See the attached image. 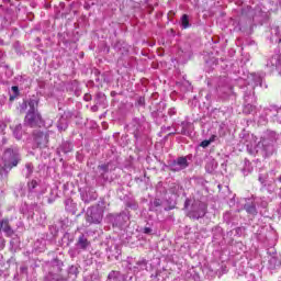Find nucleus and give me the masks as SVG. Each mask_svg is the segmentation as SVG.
Here are the masks:
<instances>
[{
    "label": "nucleus",
    "mask_w": 281,
    "mask_h": 281,
    "mask_svg": "<svg viewBox=\"0 0 281 281\" xmlns=\"http://www.w3.org/2000/svg\"><path fill=\"white\" fill-rule=\"evenodd\" d=\"M38 106V101H36L35 99H31L27 102H24L22 104V109H27V114L25 116V124H27V126H38V124H41V114H38V111H36Z\"/></svg>",
    "instance_id": "obj_1"
},
{
    "label": "nucleus",
    "mask_w": 281,
    "mask_h": 281,
    "mask_svg": "<svg viewBox=\"0 0 281 281\" xmlns=\"http://www.w3.org/2000/svg\"><path fill=\"white\" fill-rule=\"evenodd\" d=\"M3 159L5 168H14L19 166V151L14 149H7L3 154Z\"/></svg>",
    "instance_id": "obj_2"
},
{
    "label": "nucleus",
    "mask_w": 281,
    "mask_h": 281,
    "mask_svg": "<svg viewBox=\"0 0 281 281\" xmlns=\"http://www.w3.org/2000/svg\"><path fill=\"white\" fill-rule=\"evenodd\" d=\"M205 210H207V206L203 202H195L188 216L189 218H203L205 216Z\"/></svg>",
    "instance_id": "obj_3"
},
{
    "label": "nucleus",
    "mask_w": 281,
    "mask_h": 281,
    "mask_svg": "<svg viewBox=\"0 0 281 281\" xmlns=\"http://www.w3.org/2000/svg\"><path fill=\"white\" fill-rule=\"evenodd\" d=\"M269 71H278L281 76V56L279 54L273 55L267 63Z\"/></svg>",
    "instance_id": "obj_4"
},
{
    "label": "nucleus",
    "mask_w": 281,
    "mask_h": 281,
    "mask_svg": "<svg viewBox=\"0 0 281 281\" xmlns=\"http://www.w3.org/2000/svg\"><path fill=\"white\" fill-rule=\"evenodd\" d=\"M186 168H188V158L187 157H180L170 165V169L173 172H179L181 170H186Z\"/></svg>",
    "instance_id": "obj_5"
},
{
    "label": "nucleus",
    "mask_w": 281,
    "mask_h": 281,
    "mask_svg": "<svg viewBox=\"0 0 281 281\" xmlns=\"http://www.w3.org/2000/svg\"><path fill=\"white\" fill-rule=\"evenodd\" d=\"M87 222L88 223H102V213L98 212V209H91L87 212Z\"/></svg>",
    "instance_id": "obj_6"
},
{
    "label": "nucleus",
    "mask_w": 281,
    "mask_h": 281,
    "mask_svg": "<svg viewBox=\"0 0 281 281\" xmlns=\"http://www.w3.org/2000/svg\"><path fill=\"white\" fill-rule=\"evenodd\" d=\"M34 140L37 144V146H40V148H42V146L47 145V134H45L43 132H37L35 134Z\"/></svg>",
    "instance_id": "obj_7"
},
{
    "label": "nucleus",
    "mask_w": 281,
    "mask_h": 281,
    "mask_svg": "<svg viewBox=\"0 0 281 281\" xmlns=\"http://www.w3.org/2000/svg\"><path fill=\"white\" fill-rule=\"evenodd\" d=\"M0 232H4V234H7V236H12V234H14V232L10 227V224L8 223V220H3L0 223Z\"/></svg>",
    "instance_id": "obj_8"
},
{
    "label": "nucleus",
    "mask_w": 281,
    "mask_h": 281,
    "mask_svg": "<svg viewBox=\"0 0 281 281\" xmlns=\"http://www.w3.org/2000/svg\"><path fill=\"white\" fill-rule=\"evenodd\" d=\"M13 135L15 139H21V137H23V126H21V124L15 125L13 130Z\"/></svg>",
    "instance_id": "obj_9"
},
{
    "label": "nucleus",
    "mask_w": 281,
    "mask_h": 281,
    "mask_svg": "<svg viewBox=\"0 0 281 281\" xmlns=\"http://www.w3.org/2000/svg\"><path fill=\"white\" fill-rule=\"evenodd\" d=\"M78 245L81 249H87V247H89V240H87V238H85V236L81 235L79 237Z\"/></svg>",
    "instance_id": "obj_10"
},
{
    "label": "nucleus",
    "mask_w": 281,
    "mask_h": 281,
    "mask_svg": "<svg viewBox=\"0 0 281 281\" xmlns=\"http://www.w3.org/2000/svg\"><path fill=\"white\" fill-rule=\"evenodd\" d=\"M67 119L61 117L59 119L58 123H57V127L59 131H67Z\"/></svg>",
    "instance_id": "obj_11"
},
{
    "label": "nucleus",
    "mask_w": 281,
    "mask_h": 281,
    "mask_svg": "<svg viewBox=\"0 0 281 281\" xmlns=\"http://www.w3.org/2000/svg\"><path fill=\"white\" fill-rule=\"evenodd\" d=\"M181 23H182V27L184 29V30H188V27H190V22H189V20H188V15H182V18H181Z\"/></svg>",
    "instance_id": "obj_12"
},
{
    "label": "nucleus",
    "mask_w": 281,
    "mask_h": 281,
    "mask_svg": "<svg viewBox=\"0 0 281 281\" xmlns=\"http://www.w3.org/2000/svg\"><path fill=\"white\" fill-rule=\"evenodd\" d=\"M255 109H256V106L248 103L244 106V113H246V114L254 113Z\"/></svg>",
    "instance_id": "obj_13"
},
{
    "label": "nucleus",
    "mask_w": 281,
    "mask_h": 281,
    "mask_svg": "<svg viewBox=\"0 0 281 281\" xmlns=\"http://www.w3.org/2000/svg\"><path fill=\"white\" fill-rule=\"evenodd\" d=\"M11 91H13V95H10V101L12 102L13 100H15L16 95H19V87L13 86L11 88Z\"/></svg>",
    "instance_id": "obj_14"
},
{
    "label": "nucleus",
    "mask_w": 281,
    "mask_h": 281,
    "mask_svg": "<svg viewBox=\"0 0 281 281\" xmlns=\"http://www.w3.org/2000/svg\"><path fill=\"white\" fill-rule=\"evenodd\" d=\"M246 212H248V214H256V206L255 205H248L245 206Z\"/></svg>",
    "instance_id": "obj_15"
},
{
    "label": "nucleus",
    "mask_w": 281,
    "mask_h": 281,
    "mask_svg": "<svg viewBox=\"0 0 281 281\" xmlns=\"http://www.w3.org/2000/svg\"><path fill=\"white\" fill-rule=\"evenodd\" d=\"M25 168H26V177H30V175H32L34 170V167L32 166V164H26Z\"/></svg>",
    "instance_id": "obj_16"
},
{
    "label": "nucleus",
    "mask_w": 281,
    "mask_h": 281,
    "mask_svg": "<svg viewBox=\"0 0 281 281\" xmlns=\"http://www.w3.org/2000/svg\"><path fill=\"white\" fill-rule=\"evenodd\" d=\"M117 276H120V272L117 271H111L108 276V280H115V278H117Z\"/></svg>",
    "instance_id": "obj_17"
},
{
    "label": "nucleus",
    "mask_w": 281,
    "mask_h": 281,
    "mask_svg": "<svg viewBox=\"0 0 281 281\" xmlns=\"http://www.w3.org/2000/svg\"><path fill=\"white\" fill-rule=\"evenodd\" d=\"M210 140L209 139H206V140H203L201 144H200V146L202 147V148H207V146H210Z\"/></svg>",
    "instance_id": "obj_18"
},
{
    "label": "nucleus",
    "mask_w": 281,
    "mask_h": 281,
    "mask_svg": "<svg viewBox=\"0 0 281 281\" xmlns=\"http://www.w3.org/2000/svg\"><path fill=\"white\" fill-rule=\"evenodd\" d=\"M258 85H262V78L257 77L255 81V87H258Z\"/></svg>",
    "instance_id": "obj_19"
},
{
    "label": "nucleus",
    "mask_w": 281,
    "mask_h": 281,
    "mask_svg": "<svg viewBox=\"0 0 281 281\" xmlns=\"http://www.w3.org/2000/svg\"><path fill=\"white\" fill-rule=\"evenodd\" d=\"M100 170H102L103 172H106V170H109V165H101L99 166Z\"/></svg>",
    "instance_id": "obj_20"
},
{
    "label": "nucleus",
    "mask_w": 281,
    "mask_h": 281,
    "mask_svg": "<svg viewBox=\"0 0 281 281\" xmlns=\"http://www.w3.org/2000/svg\"><path fill=\"white\" fill-rule=\"evenodd\" d=\"M36 186H37V182L35 180H32L31 183L29 184V188H32L34 190Z\"/></svg>",
    "instance_id": "obj_21"
},
{
    "label": "nucleus",
    "mask_w": 281,
    "mask_h": 281,
    "mask_svg": "<svg viewBox=\"0 0 281 281\" xmlns=\"http://www.w3.org/2000/svg\"><path fill=\"white\" fill-rule=\"evenodd\" d=\"M216 135H212L209 139V142L212 144L213 142H216Z\"/></svg>",
    "instance_id": "obj_22"
},
{
    "label": "nucleus",
    "mask_w": 281,
    "mask_h": 281,
    "mask_svg": "<svg viewBox=\"0 0 281 281\" xmlns=\"http://www.w3.org/2000/svg\"><path fill=\"white\" fill-rule=\"evenodd\" d=\"M150 232H153L151 228H149V227H145L144 228V234H150Z\"/></svg>",
    "instance_id": "obj_23"
},
{
    "label": "nucleus",
    "mask_w": 281,
    "mask_h": 281,
    "mask_svg": "<svg viewBox=\"0 0 281 281\" xmlns=\"http://www.w3.org/2000/svg\"><path fill=\"white\" fill-rule=\"evenodd\" d=\"M5 247V241L3 239H0V250Z\"/></svg>",
    "instance_id": "obj_24"
},
{
    "label": "nucleus",
    "mask_w": 281,
    "mask_h": 281,
    "mask_svg": "<svg viewBox=\"0 0 281 281\" xmlns=\"http://www.w3.org/2000/svg\"><path fill=\"white\" fill-rule=\"evenodd\" d=\"M139 265L142 266V269H144L146 267V260L140 261Z\"/></svg>",
    "instance_id": "obj_25"
},
{
    "label": "nucleus",
    "mask_w": 281,
    "mask_h": 281,
    "mask_svg": "<svg viewBox=\"0 0 281 281\" xmlns=\"http://www.w3.org/2000/svg\"><path fill=\"white\" fill-rule=\"evenodd\" d=\"M3 59V53L0 50V60Z\"/></svg>",
    "instance_id": "obj_26"
},
{
    "label": "nucleus",
    "mask_w": 281,
    "mask_h": 281,
    "mask_svg": "<svg viewBox=\"0 0 281 281\" xmlns=\"http://www.w3.org/2000/svg\"><path fill=\"white\" fill-rule=\"evenodd\" d=\"M57 281H63V280H60V279H57Z\"/></svg>",
    "instance_id": "obj_27"
}]
</instances>
